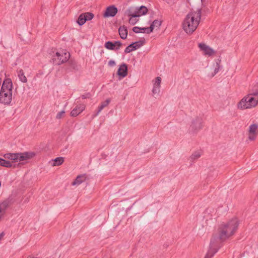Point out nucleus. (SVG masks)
Listing matches in <instances>:
<instances>
[{"label":"nucleus","mask_w":258,"mask_h":258,"mask_svg":"<svg viewBox=\"0 0 258 258\" xmlns=\"http://www.w3.org/2000/svg\"><path fill=\"white\" fill-rule=\"evenodd\" d=\"M146 28H147V27L141 28V27H134L133 28V31L136 33H145L147 34V31L145 29Z\"/></svg>","instance_id":"obj_31"},{"label":"nucleus","mask_w":258,"mask_h":258,"mask_svg":"<svg viewBox=\"0 0 258 258\" xmlns=\"http://www.w3.org/2000/svg\"><path fill=\"white\" fill-rule=\"evenodd\" d=\"M110 100L109 99H106L105 101L102 102L101 104L98 107V110L95 116H97L101 112V111L106 106L108 105Z\"/></svg>","instance_id":"obj_28"},{"label":"nucleus","mask_w":258,"mask_h":258,"mask_svg":"<svg viewBox=\"0 0 258 258\" xmlns=\"http://www.w3.org/2000/svg\"><path fill=\"white\" fill-rule=\"evenodd\" d=\"M63 158L62 157H57L53 160V165L58 166L61 165L63 162Z\"/></svg>","instance_id":"obj_33"},{"label":"nucleus","mask_w":258,"mask_h":258,"mask_svg":"<svg viewBox=\"0 0 258 258\" xmlns=\"http://www.w3.org/2000/svg\"><path fill=\"white\" fill-rule=\"evenodd\" d=\"M91 95L90 93H87L83 94L81 96V97L83 99L89 98L91 97Z\"/></svg>","instance_id":"obj_36"},{"label":"nucleus","mask_w":258,"mask_h":258,"mask_svg":"<svg viewBox=\"0 0 258 258\" xmlns=\"http://www.w3.org/2000/svg\"><path fill=\"white\" fill-rule=\"evenodd\" d=\"M12 92L0 91V102L4 104H10L12 101Z\"/></svg>","instance_id":"obj_9"},{"label":"nucleus","mask_w":258,"mask_h":258,"mask_svg":"<svg viewBox=\"0 0 258 258\" xmlns=\"http://www.w3.org/2000/svg\"><path fill=\"white\" fill-rule=\"evenodd\" d=\"M199 47L200 50L203 52L204 54L205 55L210 56L215 53V51L212 48L210 47L205 43H199Z\"/></svg>","instance_id":"obj_11"},{"label":"nucleus","mask_w":258,"mask_h":258,"mask_svg":"<svg viewBox=\"0 0 258 258\" xmlns=\"http://www.w3.org/2000/svg\"><path fill=\"white\" fill-rule=\"evenodd\" d=\"M70 57V54L69 52L63 50L60 52H56L53 55L51 59L52 62L54 65H60L67 62Z\"/></svg>","instance_id":"obj_4"},{"label":"nucleus","mask_w":258,"mask_h":258,"mask_svg":"<svg viewBox=\"0 0 258 258\" xmlns=\"http://www.w3.org/2000/svg\"><path fill=\"white\" fill-rule=\"evenodd\" d=\"M121 45L122 43L119 41L113 42L108 41L106 42L104 44V46L106 49L111 50H118Z\"/></svg>","instance_id":"obj_10"},{"label":"nucleus","mask_w":258,"mask_h":258,"mask_svg":"<svg viewBox=\"0 0 258 258\" xmlns=\"http://www.w3.org/2000/svg\"><path fill=\"white\" fill-rule=\"evenodd\" d=\"M148 11V9L146 7L141 6L134 12L130 11V24H135L139 20L138 18L147 14Z\"/></svg>","instance_id":"obj_6"},{"label":"nucleus","mask_w":258,"mask_h":258,"mask_svg":"<svg viewBox=\"0 0 258 258\" xmlns=\"http://www.w3.org/2000/svg\"><path fill=\"white\" fill-rule=\"evenodd\" d=\"M115 65V62L113 60H110L108 61V66L110 67H113Z\"/></svg>","instance_id":"obj_37"},{"label":"nucleus","mask_w":258,"mask_h":258,"mask_svg":"<svg viewBox=\"0 0 258 258\" xmlns=\"http://www.w3.org/2000/svg\"><path fill=\"white\" fill-rule=\"evenodd\" d=\"M64 113H65V111L64 110H62V111L59 112L57 114L56 118L57 119H60L62 117V116H63V115L64 114Z\"/></svg>","instance_id":"obj_35"},{"label":"nucleus","mask_w":258,"mask_h":258,"mask_svg":"<svg viewBox=\"0 0 258 258\" xmlns=\"http://www.w3.org/2000/svg\"><path fill=\"white\" fill-rule=\"evenodd\" d=\"M83 14H84V15H85V19H86V21L91 20V19H93V18L94 17V15L92 13L87 12V13H83Z\"/></svg>","instance_id":"obj_34"},{"label":"nucleus","mask_w":258,"mask_h":258,"mask_svg":"<svg viewBox=\"0 0 258 258\" xmlns=\"http://www.w3.org/2000/svg\"><path fill=\"white\" fill-rule=\"evenodd\" d=\"M118 32L120 37L124 39L127 37V29L126 27L123 26L119 27Z\"/></svg>","instance_id":"obj_24"},{"label":"nucleus","mask_w":258,"mask_h":258,"mask_svg":"<svg viewBox=\"0 0 258 258\" xmlns=\"http://www.w3.org/2000/svg\"><path fill=\"white\" fill-rule=\"evenodd\" d=\"M15 199L13 196H9L7 199L0 203V219H1L6 213L7 210L15 203Z\"/></svg>","instance_id":"obj_5"},{"label":"nucleus","mask_w":258,"mask_h":258,"mask_svg":"<svg viewBox=\"0 0 258 258\" xmlns=\"http://www.w3.org/2000/svg\"><path fill=\"white\" fill-rule=\"evenodd\" d=\"M203 127V119L197 116L192 121L189 130L193 133H196L202 129Z\"/></svg>","instance_id":"obj_7"},{"label":"nucleus","mask_w":258,"mask_h":258,"mask_svg":"<svg viewBox=\"0 0 258 258\" xmlns=\"http://www.w3.org/2000/svg\"><path fill=\"white\" fill-rule=\"evenodd\" d=\"M117 9L114 5L108 7L103 14L104 18L113 17L115 16L117 13Z\"/></svg>","instance_id":"obj_12"},{"label":"nucleus","mask_w":258,"mask_h":258,"mask_svg":"<svg viewBox=\"0 0 258 258\" xmlns=\"http://www.w3.org/2000/svg\"><path fill=\"white\" fill-rule=\"evenodd\" d=\"M13 84L10 79H5L2 84L1 91L6 92H12Z\"/></svg>","instance_id":"obj_14"},{"label":"nucleus","mask_w":258,"mask_h":258,"mask_svg":"<svg viewBox=\"0 0 258 258\" xmlns=\"http://www.w3.org/2000/svg\"><path fill=\"white\" fill-rule=\"evenodd\" d=\"M127 74V66L125 63H122L119 67L117 75L118 76L119 79L120 80L125 77Z\"/></svg>","instance_id":"obj_15"},{"label":"nucleus","mask_w":258,"mask_h":258,"mask_svg":"<svg viewBox=\"0 0 258 258\" xmlns=\"http://www.w3.org/2000/svg\"><path fill=\"white\" fill-rule=\"evenodd\" d=\"M162 21L158 20H155L151 24L149 27H147L145 29L147 31V34H149L153 32L154 29L156 27L159 28L160 26L161 25Z\"/></svg>","instance_id":"obj_19"},{"label":"nucleus","mask_w":258,"mask_h":258,"mask_svg":"<svg viewBox=\"0 0 258 258\" xmlns=\"http://www.w3.org/2000/svg\"><path fill=\"white\" fill-rule=\"evenodd\" d=\"M17 73L19 80L23 83H26L27 82V79L24 75L23 71L22 69H20L18 70Z\"/></svg>","instance_id":"obj_27"},{"label":"nucleus","mask_w":258,"mask_h":258,"mask_svg":"<svg viewBox=\"0 0 258 258\" xmlns=\"http://www.w3.org/2000/svg\"><path fill=\"white\" fill-rule=\"evenodd\" d=\"M85 107L83 104L76 106L71 112V115L73 117L77 116L85 109Z\"/></svg>","instance_id":"obj_21"},{"label":"nucleus","mask_w":258,"mask_h":258,"mask_svg":"<svg viewBox=\"0 0 258 258\" xmlns=\"http://www.w3.org/2000/svg\"><path fill=\"white\" fill-rule=\"evenodd\" d=\"M201 10L191 11L186 16L183 22V29L188 34H192L197 28L201 18Z\"/></svg>","instance_id":"obj_2"},{"label":"nucleus","mask_w":258,"mask_h":258,"mask_svg":"<svg viewBox=\"0 0 258 258\" xmlns=\"http://www.w3.org/2000/svg\"><path fill=\"white\" fill-rule=\"evenodd\" d=\"M201 156V152L197 151L194 152L189 158L190 162L194 163L196 160Z\"/></svg>","instance_id":"obj_26"},{"label":"nucleus","mask_w":258,"mask_h":258,"mask_svg":"<svg viewBox=\"0 0 258 258\" xmlns=\"http://www.w3.org/2000/svg\"><path fill=\"white\" fill-rule=\"evenodd\" d=\"M127 95V94H126L125 96L124 97V99H125L126 96Z\"/></svg>","instance_id":"obj_41"},{"label":"nucleus","mask_w":258,"mask_h":258,"mask_svg":"<svg viewBox=\"0 0 258 258\" xmlns=\"http://www.w3.org/2000/svg\"><path fill=\"white\" fill-rule=\"evenodd\" d=\"M153 83V87L152 90L153 94H159L160 91L161 78L160 77H157L155 78V80L152 81Z\"/></svg>","instance_id":"obj_13"},{"label":"nucleus","mask_w":258,"mask_h":258,"mask_svg":"<svg viewBox=\"0 0 258 258\" xmlns=\"http://www.w3.org/2000/svg\"><path fill=\"white\" fill-rule=\"evenodd\" d=\"M128 10H126L125 12V14L127 15V12ZM127 15L129 16V13H128Z\"/></svg>","instance_id":"obj_40"},{"label":"nucleus","mask_w":258,"mask_h":258,"mask_svg":"<svg viewBox=\"0 0 258 258\" xmlns=\"http://www.w3.org/2000/svg\"><path fill=\"white\" fill-rule=\"evenodd\" d=\"M5 234L4 232H2V233H0V241L2 239Z\"/></svg>","instance_id":"obj_39"},{"label":"nucleus","mask_w":258,"mask_h":258,"mask_svg":"<svg viewBox=\"0 0 258 258\" xmlns=\"http://www.w3.org/2000/svg\"><path fill=\"white\" fill-rule=\"evenodd\" d=\"M258 125L256 124H252L249 127V137L250 140L252 141L255 139L256 131L257 129Z\"/></svg>","instance_id":"obj_18"},{"label":"nucleus","mask_w":258,"mask_h":258,"mask_svg":"<svg viewBox=\"0 0 258 258\" xmlns=\"http://www.w3.org/2000/svg\"><path fill=\"white\" fill-rule=\"evenodd\" d=\"M124 53H129V45H128L124 50Z\"/></svg>","instance_id":"obj_38"},{"label":"nucleus","mask_w":258,"mask_h":258,"mask_svg":"<svg viewBox=\"0 0 258 258\" xmlns=\"http://www.w3.org/2000/svg\"><path fill=\"white\" fill-rule=\"evenodd\" d=\"M18 162L24 161L28 159H30L34 156L35 154L33 152H24L21 153H17Z\"/></svg>","instance_id":"obj_16"},{"label":"nucleus","mask_w":258,"mask_h":258,"mask_svg":"<svg viewBox=\"0 0 258 258\" xmlns=\"http://www.w3.org/2000/svg\"><path fill=\"white\" fill-rule=\"evenodd\" d=\"M220 61L221 60L219 59L216 60V67L214 71V73L212 74V77H214L219 71L220 68Z\"/></svg>","instance_id":"obj_32"},{"label":"nucleus","mask_w":258,"mask_h":258,"mask_svg":"<svg viewBox=\"0 0 258 258\" xmlns=\"http://www.w3.org/2000/svg\"><path fill=\"white\" fill-rule=\"evenodd\" d=\"M68 64L69 67L67 69L70 70L71 71H77L80 69V66H78L77 62L72 59L69 60L68 61Z\"/></svg>","instance_id":"obj_20"},{"label":"nucleus","mask_w":258,"mask_h":258,"mask_svg":"<svg viewBox=\"0 0 258 258\" xmlns=\"http://www.w3.org/2000/svg\"><path fill=\"white\" fill-rule=\"evenodd\" d=\"M145 43V39L143 38L139 41L130 44V52L137 50L144 45Z\"/></svg>","instance_id":"obj_17"},{"label":"nucleus","mask_w":258,"mask_h":258,"mask_svg":"<svg viewBox=\"0 0 258 258\" xmlns=\"http://www.w3.org/2000/svg\"><path fill=\"white\" fill-rule=\"evenodd\" d=\"M216 237H213L210 242V248L208 250L206 255L204 258H211L215 253L217 252V249L215 247L216 246Z\"/></svg>","instance_id":"obj_8"},{"label":"nucleus","mask_w":258,"mask_h":258,"mask_svg":"<svg viewBox=\"0 0 258 258\" xmlns=\"http://www.w3.org/2000/svg\"><path fill=\"white\" fill-rule=\"evenodd\" d=\"M239 220L234 218L227 222L223 223L218 228V239L220 241H224L233 235L236 232L238 226Z\"/></svg>","instance_id":"obj_1"},{"label":"nucleus","mask_w":258,"mask_h":258,"mask_svg":"<svg viewBox=\"0 0 258 258\" xmlns=\"http://www.w3.org/2000/svg\"><path fill=\"white\" fill-rule=\"evenodd\" d=\"M87 175L86 174L78 175L75 180L73 182L72 185L80 184L87 178Z\"/></svg>","instance_id":"obj_23"},{"label":"nucleus","mask_w":258,"mask_h":258,"mask_svg":"<svg viewBox=\"0 0 258 258\" xmlns=\"http://www.w3.org/2000/svg\"><path fill=\"white\" fill-rule=\"evenodd\" d=\"M18 156L17 153H7L4 155L6 159L12 160L14 162H18Z\"/></svg>","instance_id":"obj_22"},{"label":"nucleus","mask_w":258,"mask_h":258,"mask_svg":"<svg viewBox=\"0 0 258 258\" xmlns=\"http://www.w3.org/2000/svg\"><path fill=\"white\" fill-rule=\"evenodd\" d=\"M86 22V19H85V17L84 14H81L78 17V20L77 21V23L79 26H82L84 25Z\"/></svg>","instance_id":"obj_30"},{"label":"nucleus","mask_w":258,"mask_h":258,"mask_svg":"<svg viewBox=\"0 0 258 258\" xmlns=\"http://www.w3.org/2000/svg\"><path fill=\"white\" fill-rule=\"evenodd\" d=\"M248 94L258 101V84L249 90Z\"/></svg>","instance_id":"obj_25"},{"label":"nucleus","mask_w":258,"mask_h":258,"mask_svg":"<svg viewBox=\"0 0 258 258\" xmlns=\"http://www.w3.org/2000/svg\"><path fill=\"white\" fill-rule=\"evenodd\" d=\"M0 166H4L5 167H11L13 166V165L12 164V163L10 161H7L5 159L2 158L0 162ZM15 166V165H14V166Z\"/></svg>","instance_id":"obj_29"},{"label":"nucleus","mask_w":258,"mask_h":258,"mask_svg":"<svg viewBox=\"0 0 258 258\" xmlns=\"http://www.w3.org/2000/svg\"><path fill=\"white\" fill-rule=\"evenodd\" d=\"M258 105V101L248 94L243 97L237 103V108L241 110L251 109Z\"/></svg>","instance_id":"obj_3"}]
</instances>
